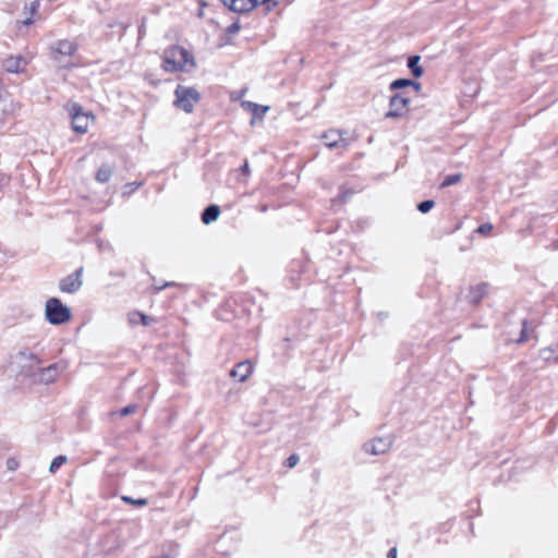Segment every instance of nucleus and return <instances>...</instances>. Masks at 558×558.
I'll list each match as a JSON object with an SVG mask.
<instances>
[{"instance_id":"1","label":"nucleus","mask_w":558,"mask_h":558,"mask_svg":"<svg viewBox=\"0 0 558 558\" xmlns=\"http://www.w3.org/2000/svg\"><path fill=\"white\" fill-rule=\"evenodd\" d=\"M194 56L183 47L171 46L163 51L162 69L166 72H186L190 73L196 69Z\"/></svg>"},{"instance_id":"2","label":"nucleus","mask_w":558,"mask_h":558,"mask_svg":"<svg viewBox=\"0 0 558 558\" xmlns=\"http://www.w3.org/2000/svg\"><path fill=\"white\" fill-rule=\"evenodd\" d=\"M39 364L40 361L35 353L23 350L10 357L5 371L10 376L26 377L33 375Z\"/></svg>"},{"instance_id":"3","label":"nucleus","mask_w":558,"mask_h":558,"mask_svg":"<svg viewBox=\"0 0 558 558\" xmlns=\"http://www.w3.org/2000/svg\"><path fill=\"white\" fill-rule=\"evenodd\" d=\"M68 113L72 121V128L76 133H87L89 126L95 122V116L84 110V108L76 102H68Z\"/></svg>"},{"instance_id":"4","label":"nucleus","mask_w":558,"mask_h":558,"mask_svg":"<svg viewBox=\"0 0 558 558\" xmlns=\"http://www.w3.org/2000/svg\"><path fill=\"white\" fill-rule=\"evenodd\" d=\"M174 106L175 108L191 113L194 110V106L199 101L201 94L194 87L178 85L174 90Z\"/></svg>"},{"instance_id":"5","label":"nucleus","mask_w":558,"mask_h":558,"mask_svg":"<svg viewBox=\"0 0 558 558\" xmlns=\"http://www.w3.org/2000/svg\"><path fill=\"white\" fill-rule=\"evenodd\" d=\"M45 315L47 320L52 325L68 323L72 317L71 310L57 298L47 300Z\"/></svg>"},{"instance_id":"6","label":"nucleus","mask_w":558,"mask_h":558,"mask_svg":"<svg viewBox=\"0 0 558 558\" xmlns=\"http://www.w3.org/2000/svg\"><path fill=\"white\" fill-rule=\"evenodd\" d=\"M410 98L397 93L389 99V109L385 113L386 119H402L409 113Z\"/></svg>"},{"instance_id":"7","label":"nucleus","mask_w":558,"mask_h":558,"mask_svg":"<svg viewBox=\"0 0 558 558\" xmlns=\"http://www.w3.org/2000/svg\"><path fill=\"white\" fill-rule=\"evenodd\" d=\"M77 50V45L70 39H61L51 46V54L54 61L62 63V58L71 57Z\"/></svg>"},{"instance_id":"8","label":"nucleus","mask_w":558,"mask_h":558,"mask_svg":"<svg viewBox=\"0 0 558 558\" xmlns=\"http://www.w3.org/2000/svg\"><path fill=\"white\" fill-rule=\"evenodd\" d=\"M82 272H83V268H80L75 272L63 278L59 283V289L62 292H66V293L77 292L83 284Z\"/></svg>"},{"instance_id":"9","label":"nucleus","mask_w":558,"mask_h":558,"mask_svg":"<svg viewBox=\"0 0 558 558\" xmlns=\"http://www.w3.org/2000/svg\"><path fill=\"white\" fill-rule=\"evenodd\" d=\"M392 441L390 438H376L364 444L363 449L369 454L379 456L386 453L390 449Z\"/></svg>"},{"instance_id":"10","label":"nucleus","mask_w":558,"mask_h":558,"mask_svg":"<svg viewBox=\"0 0 558 558\" xmlns=\"http://www.w3.org/2000/svg\"><path fill=\"white\" fill-rule=\"evenodd\" d=\"M63 369L64 368L60 364H51L47 367L39 369V372L37 373V380L41 384L54 383L59 378Z\"/></svg>"},{"instance_id":"11","label":"nucleus","mask_w":558,"mask_h":558,"mask_svg":"<svg viewBox=\"0 0 558 558\" xmlns=\"http://www.w3.org/2000/svg\"><path fill=\"white\" fill-rule=\"evenodd\" d=\"M241 107L253 114L251 124L254 125L257 120H263L265 113L269 110L268 106L258 105L252 101H242Z\"/></svg>"},{"instance_id":"12","label":"nucleus","mask_w":558,"mask_h":558,"mask_svg":"<svg viewBox=\"0 0 558 558\" xmlns=\"http://www.w3.org/2000/svg\"><path fill=\"white\" fill-rule=\"evenodd\" d=\"M27 62L22 57H9L3 61V69L9 73H22Z\"/></svg>"},{"instance_id":"13","label":"nucleus","mask_w":558,"mask_h":558,"mask_svg":"<svg viewBox=\"0 0 558 558\" xmlns=\"http://www.w3.org/2000/svg\"><path fill=\"white\" fill-rule=\"evenodd\" d=\"M253 372V365L250 361H244L239 364L230 372V376L238 378L240 381H245Z\"/></svg>"},{"instance_id":"14","label":"nucleus","mask_w":558,"mask_h":558,"mask_svg":"<svg viewBox=\"0 0 558 558\" xmlns=\"http://www.w3.org/2000/svg\"><path fill=\"white\" fill-rule=\"evenodd\" d=\"M128 322L131 326H149L155 322V319L140 311H132L128 314Z\"/></svg>"},{"instance_id":"15","label":"nucleus","mask_w":558,"mask_h":558,"mask_svg":"<svg viewBox=\"0 0 558 558\" xmlns=\"http://www.w3.org/2000/svg\"><path fill=\"white\" fill-rule=\"evenodd\" d=\"M488 286L486 283H480L473 287H470L469 292L466 294V299L469 302L473 304H477L487 293Z\"/></svg>"},{"instance_id":"16","label":"nucleus","mask_w":558,"mask_h":558,"mask_svg":"<svg viewBox=\"0 0 558 558\" xmlns=\"http://www.w3.org/2000/svg\"><path fill=\"white\" fill-rule=\"evenodd\" d=\"M324 143L329 148L342 147L344 140L338 131H328L323 135Z\"/></svg>"},{"instance_id":"17","label":"nucleus","mask_w":558,"mask_h":558,"mask_svg":"<svg viewBox=\"0 0 558 558\" xmlns=\"http://www.w3.org/2000/svg\"><path fill=\"white\" fill-rule=\"evenodd\" d=\"M220 215V209L217 205H210L208 206L203 215H202V221L205 225H209L213 221H216Z\"/></svg>"},{"instance_id":"18","label":"nucleus","mask_w":558,"mask_h":558,"mask_svg":"<svg viewBox=\"0 0 558 558\" xmlns=\"http://www.w3.org/2000/svg\"><path fill=\"white\" fill-rule=\"evenodd\" d=\"M253 8H255L254 0H235L230 9L243 13L251 11Z\"/></svg>"},{"instance_id":"19","label":"nucleus","mask_w":558,"mask_h":558,"mask_svg":"<svg viewBox=\"0 0 558 558\" xmlns=\"http://www.w3.org/2000/svg\"><path fill=\"white\" fill-rule=\"evenodd\" d=\"M420 59L421 58L418 56H413L408 60V66L415 77H421L423 75V68L420 65Z\"/></svg>"},{"instance_id":"20","label":"nucleus","mask_w":558,"mask_h":558,"mask_svg":"<svg viewBox=\"0 0 558 558\" xmlns=\"http://www.w3.org/2000/svg\"><path fill=\"white\" fill-rule=\"evenodd\" d=\"M38 9H39L38 0L31 2L29 5L25 8V10L29 14V16L22 22L25 26H29L34 23L33 16L37 15Z\"/></svg>"},{"instance_id":"21","label":"nucleus","mask_w":558,"mask_h":558,"mask_svg":"<svg viewBox=\"0 0 558 558\" xmlns=\"http://www.w3.org/2000/svg\"><path fill=\"white\" fill-rule=\"evenodd\" d=\"M112 175V169L108 165L101 166L97 173H96V180L100 183H106L110 180Z\"/></svg>"},{"instance_id":"22","label":"nucleus","mask_w":558,"mask_h":558,"mask_svg":"<svg viewBox=\"0 0 558 558\" xmlns=\"http://www.w3.org/2000/svg\"><path fill=\"white\" fill-rule=\"evenodd\" d=\"M66 461H68L66 456H58V457H56L51 461V463L49 465V472L52 473V474L56 473L61 465L66 463Z\"/></svg>"},{"instance_id":"23","label":"nucleus","mask_w":558,"mask_h":558,"mask_svg":"<svg viewBox=\"0 0 558 558\" xmlns=\"http://www.w3.org/2000/svg\"><path fill=\"white\" fill-rule=\"evenodd\" d=\"M412 84H414V81H412V80L399 78V80L393 81L390 84V89L391 90H396V89H400V88H404V87L411 86Z\"/></svg>"},{"instance_id":"24","label":"nucleus","mask_w":558,"mask_h":558,"mask_svg":"<svg viewBox=\"0 0 558 558\" xmlns=\"http://www.w3.org/2000/svg\"><path fill=\"white\" fill-rule=\"evenodd\" d=\"M460 180H461V174H459V173L452 174V175H448V177L445 178V180L440 184V187L444 189V187L453 185V184L458 183Z\"/></svg>"},{"instance_id":"25","label":"nucleus","mask_w":558,"mask_h":558,"mask_svg":"<svg viewBox=\"0 0 558 558\" xmlns=\"http://www.w3.org/2000/svg\"><path fill=\"white\" fill-rule=\"evenodd\" d=\"M435 203L434 201H424L421 204H418L417 208L421 213H428L433 207Z\"/></svg>"},{"instance_id":"26","label":"nucleus","mask_w":558,"mask_h":558,"mask_svg":"<svg viewBox=\"0 0 558 558\" xmlns=\"http://www.w3.org/2000/svg\"><path fill=\"white\" fill-rule=\"evenodd\" d=\"M122 500L125 501L126 504H131V505H136V506H145L147 504V500L146 499H133L131 497H128V496H124L122 497Z\"/></svg>"},{"instance_id":"27","label":"nucleus","mask_w":558,"mask_h":558,"mask_svg":"<svg viewBox=\"0 0 558 558\" xmlns=\"http://www.w3.org/2000/svg\"><path fill=\"white\" fill-rule=\"evenodd\" d=\"M492 230H493V225H490V223H483V225H481L477 228L476 232L482 234V235H487V234H489L492 232Z\"/></svg>"},{"instance_id":"28","label":"nucleus","mask_w":558,"mask_h":558,"mask_svg":"<svg viewBox=\"0 0 558 558\" xmlns=\"http://www.w3.org/2000/svg\"><path fill=\"white\" fill-rule=\"evenodd\" d=\"M20 465V462L16 458H9L5 462V466L9 471H15Z\"/></svg>"},{"instance_id":"29","label":"nucleus","mask_w":558,"mask_h":558,"mask_svg":"<svg viewBox=\"0 0 558 558\" xmlns=\"http://www.w3.org/2000/svg\"><path fill=\"white\" fill-rule=\"evenodd\" d=\"M136 408H137V407H136V405H133V404L128 405V407L123 408V409L120 411V415H121V416H126V415H129V414H132V413H134V412H135Z\"/></svg>"},{"instance_id":"30","label":"nucleus","mask_w":558,"mask_h":558,"mask_svg":"<svg viewBox=\"0 0 558 558\" xmlns=\"http://www.w3.org/2000/svg\"><path fill=\"white\" fill-rule=\"evenodd\" d=\"M299 463V457L296 454H291L287 459V466L288 468H294Z\"/></svg>"},{"instance_id":"31","label":"nucleus","mask_w":558,"mask_h":558,"mask_svg":"<svg viewBox=\"0 0 558 558\" xmlns=\"http://www.w3.org/2000/svg\"><path fill=\"white\" fill-rule=\"evenodd\" d=\"M526 339H527V336H526V323L524 322L522 324L521 337L518 339V342H523Z\"/></svg>"},{"instance_id":"32","label":"nucleus","mask_w":558,"mask_h":558,"mask_svg":"<svg viewBox=\"0 0 558 558\" xmlns=\"http://www.w3.org/2000/svg\"><path fill=\"white\" fill-rule=\"evenodd\" d=\"M241 171L244 173V174H248L250 173V166L247 162H245L242 168H241Z\"/></svg>"},{"instance_id":"33","label":"nucleus","mask_w":558,"mask_h":558,"mask_svg":"<svg viewBox=\"0 0 558 558\" xmlns=\"http://www.w3.org/2000/svg\"><path fill=\"white\" fill-rule=\"evenodd\" d=\"M388 558H397V548H391L389 550Z\"/></svg>"},{"instance_id":"34","label":"nucleus","mask_w":558,"mask_h":558,"mask_svg":"<svg viewBox=\"0 0 558 558\" xmlns=\"http://www.w3.org/2000/svg\"><path fill=\"white\" fill-rule=\"evenodd\" d=\"M240 29V26L238 24H232L230 27H229V32L230 33H234V32H238Z\"/></svg>"},{"instance_id":"35","label":"nucleus","mask_w":558,"mask_h":558,"mask_svg":"<svg viewBox=\"0 0 558 558\" xmlns=\"http://www.w3.org/2000/svg\"><path fill=\"white\" fill-rule=\"evenodd\" d=\"M141 185V183H131V184H128L126 187H130L131 191H134L136 189H138Z\"/></svg>"},{"instance_id":"36","label":"nucleus","mask_w":558,"mask_h":558,"mask_svg":"<svg viewBox=\"0 0 558 558\" xmlns=\"http://www.w3.org/2000/svg\"><path fill=\"white\" fill-rule=\"evenodd\" d=\"M221 1L223 2L225 5H227L230 9L235 0H221Z\"/></svg>"},{"instance_id":"37","label":"nucleus","mask_w":558,"mask_h":558,"mask_svg":"<svg viewBox=\"0 0 558 558\" xmlns=\"http://www.w3.org/2000/svg\"><path fill=\"white\" fill-rule=\"evenodd\" d=\"M411 86H413L417 92L421 89V84L418 82L414 81V84H412Z\"/></svg>"},{"instance_id":"38","label":"nucleus","mask_w":558,"mask_h":558,"mask_svg":"<svg viewBox=\"0 0 558 558\" xmlns=\"http://www.w3.org/2000/svg\"><path fill=\"white\" fill-rule=\"evenodd\" d=\"M11 107H12V110H16V109H20V108H21L20 104H17V102H16V104H13V102H12V104H11Z\"/></svg>"},{"instance_id":"39","label":"nucleus","mask_w":558,"mask_h":558,"mask_svg":"<svg viewBox=\"0 0 558 558\" xmlns=\"http://www.w3.org/2000/svg\"><path fill=\"white\" fill-rule=\"evenodd\" d=\"M63 65H64V66H71L72 64H71V63H69V62H65Z\"/></svg>"}]
</instances>
